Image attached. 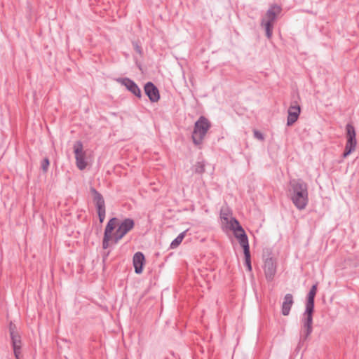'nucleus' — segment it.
I'll return each mask as SVG.
<instances>
[{
  "mask_svg": "<svg viewBox=\"0 0 359 359\" xmlns=\"http://www.w3.org/2000/svg\"><path fill=\"white\" fill-rule=\"evenodd\" d=\"M289 192L291 200L298 210L306 208L309 203L307 184L300 180H292L290 182Z\"/></svg>",
  "mask_w": 359,
  "mask_h": 359,
  "instance_id": "obj_1",
  "label": "nucleus"
},
{
  "mask_svg": "<svg viewBox=\"0 0 359 359\" xmlns=\"http://www.w3.org/2000/svg\"><path fill=\"white\" fill-rule=\"evenodd\" d=\"M281 11L282 8L280 6L273 4L270 6L262 19L261 26L264 27L268 39H271L272 36L273 23Z\"/></svg>",
  "mask_w": 359,
  "mask_h": 359,
  "instance_id": "obj_2",
  "label": "nucleus"
},
{
  "mask_svg": "<svg viewBox=\"0 0 359 359\" xmlns=\"http://www.w3.org/2000/svg\"><path fill=\"white\" fill-rule=\"evenodd\" d=\"M210 127V123L209 121L204 116H201L195 123L192 140L196 145H199L202 143Z\"/></svg>",
  "mask_w": 359,
  "mask_h": 359,
  "instance_id": "obj_3",
  "label": "nucleus"
},
{
  "mask_svg": "<svg viewBox=\"0 0 359 359\" xmlns=\"http://www.w3.org/2000/svg\"><path fill=\"white\" fill-rule=\"evenodd\" d=\"M135 222L133 219L130 218L124 219L118 226L114 236L113 237L112 243L114 244L118 243V242L130 230L133 229Z\"/></svg>",
  "mask_w": 359,
  "mask_h": 359,
  "instance_id": "obj_4",
  "label": "nucleus"
},
{
  "mask_svg": "<svg viewBox=\"0 0 359 359\" xmlns=\"http://www.w3.org/2000/svg\"><path fill=\"white\" fill-rule=\"evenodd\" d=\"M233 223L234 224V226L231 228L230 230L233 231V234L238 239L241 246L243 248V251L250 249L248 238L244 229L240 225L238 220H233Z\"/></svg>",
  "mask_w": 359,
  "mask_h": 359,
  "instance_id": "obj_5",
  "label": "nucleus"
},
{
  "mask_svg": "<svg viewBox=\"0 0 359 359\" xmlns=\"http://www.w3.org/2000/svg\"><path fill=\"white\" fill-rule=\"evenodd\" d=\"M74 151L75 154L76 166L79 170H83L86 168L87 163L85 160L86 154L81 141L75 142L74 144Z\"/></svg>",
  "mask_w": 359,
  "mask_h": 359,
  "instance_id": "obj_6",
  "label": "nucleus"
},
{
  "mask_svg": "<svg viewBox=\"0 0 359 359\" xmlns=\"http://www.w3.org/2000/svg\"><path fill=\"white\" fill-rule=\"evenodd\" d=\"M117 219L116 217H113L109 219L108 222L104 233V238L102 241V248L104 249H107L109 246L110 241L112 243L113 238L111 236L112 231H114L116 224Z\"/></svg>",
  "mask_w": 359,
  "mask_h": 359,
  "instance_id": "obj_7",
  "label": "nucleus"
},
{
  "mask_svg": "<svg viewBox=\"0 0 359 359\" xmlns=\"http://www.w3.org/2000/svg\"><path fill=\"white\" fill-rule=\"evenodd\" d=\"M264 271L267 280L271 281L276 273V263L271 257L264 258Z\"/></svg>",
  "mask_w": 359,
  "mask_h": 359,
  "instance_id": "obj_8",
  "label": "nucleus"
},
{
  "mask_svg": "<svg viewBox=\"0 0 359 359\" xmlns=\"http://www.w3.org/2000/svg\"><path fill=\"white\" fill-rule=\"evenodd\" d=\"M220 218L224 228L230 229L234 226L233 220H237L232 217V213L228 207H222L220 211Z\"/></svg>",
  "mask_w": 359,
  "mask_h": 359,
  "instance_id": "obj_9",
  "label": "nucleus"
},
{
  "mask_svg": "<svg viewBox=\"0 0 359 359\" xmlns=\"http://www.w3.org/2000/svg\"><path fill=\"white\" fill-rule=\"evenodd\" d=\"M302 319V336L306 339L312 332L313 313H304Z\"/></svg>",
  "mask_w": 359,
  "mask_h": 359,
  "instance_id": "obj_10",
  "label": "nucleus"
},
{
  "mask_svg": "<svg viewBox=\"0 0 359 359\" xmlns=\"http://www.w3.org/2000/svg\"><path fill=\"white\" fill-rule=\"evenodd\" d=\"M119 83L124 86L127 90L131 92L135 96L141 97V90L138 86L128 78H119L116 80Z\"/></svg>",
  "mask_w": 359,
  "mask_h": 359,
  "instance_id": "obj_11",
  "label": "nucleus"
},
{
  "mask_svg": "<svg viewBox=\"0 0 359 359\" xmlns=\"http://www.w3.org/2000/svg\"><path fill=\"white\" fill-rule=\"evenodd\" d=\"M145 94L152 102H158L160 99L159 91L158 88L151 82H148L144 86Z\"/></svg>",
  "mask_w": 359,
  "mask_h": 359,
  "instance_id": "obj_12",
  "label": "nucleus"
},
{
  "mask_svg": "<svg viewBox=\"0 0 359 359\" xmlns=\"http://www.w3.org/2000/svg\"><path fill=\"white\" fill-rule=\"evenodd\" d=\"M301 111L300 106L297 104H292L288 109L287 125L292 126L297 121Z\"/></svg>",
  "mask_w": 359,
  "mask_h": 359,
  "instance_id": "obj_13",
  "label": "nucleus"
},
{
  "mask_svg": "<svg viewBox=\"0 0 359 359\" xmlns=\"http://www.w3.org/2000/svg\"><path fill=\"white\" fill-rule=\"evenodd\" d=\"M317 292V285H313L307 296V300L306 303V313H313L314 309V298Z\"/></svg>",
  "mask_w": 359,
  "mask_h": 359,
  "instance_id": "obj_14",
  "label": "nucleus"
},
{
  "mask_svg": "<svg viewBox=\"0 0 359 359\" xmlns=\"http://www.w3.org/2000/svg\"><path fill=\"white\" fill-rule=\"evenodd\" d=\"M317 292V285H313L307 296V300L306 303V313H313L314 309V298Z\"/></svg>",
  "mask_w": 359,
  "mask_h": 359,
  "instance_id": "obj_15",
  "label": "nucleus"
},
{
  "mask_svg": "<svg viewBox=\"0 0 359 359\" xmlns=\"http://www.w3.org/2000/svg\"><path fill=\"white\" fill-rule=\"evenodd\" d=\"M317 292V285H313L307 296V300L306 303V313H313L314 309V298Z\"/></svg>",
  "mask_w": 359,
  "mask_h": 359,
  "instance_id": "obj_16",
  "label": "nucleus"
},
{
  "mask_svg": "<svg viewBox=\"0 0 359 359\" xmlns=\"http://www.w3.org/2000/svg\"><path fill=\"white\" fill-rule=\"evenodd\" d=\"M144 260V256L141 252H137L133 255V262L136 273L140 274L142 272Z\"/></svg>",
  "mask_w": 359,
  "mask_h": 359,
  "instance_id": "obj_17",
  "label": "nucleus"
},
{
  "mask_svg": "<svg viewBox=\"0 0 359 359\" xmlns=\"http://www.w3.org/2000/svg\"><path fill=\"white\" fill-rule=\"evenodd\" d=\"M293 303V296L291 294H286L282 304L281 312L283 316L289 315Z\"/></svg>",
  "mask_w": 359,
  "mask_h": 359,
  "instance_id": "obj_18",
  "label": "nucleus"
},
{
  "mask_svg": "<svg viewBox=\"0 0 359 359\" xmlns=\"http://www.w3.org/2000/svg\"><path fill=\"white\" fill-rule=\"evenodd\" d=\"M90 191L93 194L97 210L105 209V203L102 196L94 188H91Z\"/></svg>",
  "mask_w": 359,
  "mask_h": 359,
  "instance_id": "obj_19",
  "label": "nucleus"
},
{
  "mask_svg": "<svg viewBox=\"0 0 359 359\" xmlns=\"http://www.w3.org/2000/svg\"><path fill=\"white\" fill-rule=\"evenodd\" d=\"M9 331L13 348L21 347L20 336L18 334V332L16 331V327L13 323L10 324Z\"/></svg>",
  "mask_w": 359,
  "mask_h": 359,
  "instance_id": "obj_20",
  "label": "nucleus"
},
{
  "mask_svg": "<svg viewBox=\"0 0 359 359\" xmlns=\"http://www.w3.org/2000/svg\"><path fill=\"white\" fill-rule=\"evenodd\" d=\"M357 142L356 140H347L345 151L343 154V157H347L352 151L355 149Z\"/></svg>",
  "mask_w": 359,
  "mask_h": 359,
  "instance_id": "obj_21",
  "label": "nucleus"
},
{
  "mask_svg": "<svg viewBox=\"0 0 359 359\" xmlns=\"http://www.w3.org/2000/svg\"><path fill=\"white\" fill-rule=\"evenodd\" d=\"M186 234V231L180 233L176 238H175L170 243V248L175 249L182 243Z\"/></svg>",
  "mask_w": 359,
  "mask_h": 359,
  "instance_id": "obj_22",
  "label": "nucleus"
},
{
  "mask_svg": "<svg viewBox=\"0 0 359 359\" xmlns=\"http://www.w3.org/2000/svg\"><path fill=\"white\" fill-rule=\"evenodd\" d=\"M346 128L347 140H356L354 127L351 124H347Z\"/></svg>",
  "mask_w": 359,
  "mask_h": 359,
  "instance_id": "obj_23",
  "label": "nucleus"
},
{
  "mask_svg": "<svg viewBox=\"0 0 359 359\" xmlns=\"http://www.w3.org/2000/svg\"><path fill=\"white\" fill-rule=\"evenodd\" d=\"M244 255H245V265H246V266L248 268V270L249 271H252V266H251V262H250V249L244 250Z\"/></svg>",
  "mask_w": 359,
  "mask_h": 359,
  "instance_id": "obj_24",
  "label": "nucleus"
},
{
  "mask_svg": "<svg viewBox=\"0 0 359 359\" xmlns=\"http://www.w3.org/2000/svg\"><path fill=\"white\" fill-rule=\"evenodd\" d=\"M97 212L98 214L99 220H100V223H102L105 218L106 209L98 210H97Z\"/></svg>",
  "mask_w": 359,
  "mask_h": 359,
  "instance_id": "obj_25",
  "label": "nucleus"
},
{
  "mask_svg": "<svg viewBox=\"0 0 359 359\" xmlns=\"http://www.w3.org/2000/svg\"><path fill=\"white\" fill-rule=\"evenodd\" d=\"M205 170L204 165L202 163H198L195 165V172L198 173H202Z\"/></svg>",
  "mask_w": 359,
  "mask_h": 359,
  "instance_id": "obj_26",
  "label": "nucleus"
},
{
  "mask_svg": "<svg viewBox=\"0 0 359 359\" xmlns=\"http://www.w3.org/2000/svg\"><path fill=\"white\" fill-rule=\"evenodd\" d=\"M48 166H49V160L48 158L43 159L42 163H41L42 170L44 172H46L47 170H48Z\"/></svg>",
  "mask_w": 359,
  "mask_h": 359,
  "instance_id": "obj_27",
  "label": "nucleus"
},
{
  "mask_svg": "<svg viewBox=\"0 0 359 359\" xmlns=\"http://www.w3.org/2000/svg\"><path fill=\"white\" fill-rule=\"evenodd\" d=\"M13 353L16 359H20L21 347H14Z\"/></svg>",
  "mask_w": 359,
  "mask_h": 359,
  "instance_id": "obj_28",
  "label": "nucleus"
},
{
  "mask_svg": "<svg viewBox=\"0 0 359 359\" xmlns=\"http://www.w3.org/2000/svg\"><path fill=\"white\" fill-rule=\"evenodd\" d=\"M133 47H134V49L140 55H142V48L141 47L138 45V43L137 42H133Z\"/></svg>",
  "mask_w": 359,
  "mask_h": 359,
  "instance_id": "obj_29",
  "label": "nucleus"
},
{
  "mask_svg": "<svg viewBox=\"0 0 359 359\" xmlns=\"http://www.w3.org/2000/svg\"><path fill=\"white\" fill-rule=\"evenodd\" d=\"M254 136L258 140H264V135L260 132H259L257 130L254 131Z\"/></svg>",
  "mask_w": 359,
  "mask_h": 359,
  "instance_id": "obj_30",
  "label": "nucleus"
}]
</instances>
